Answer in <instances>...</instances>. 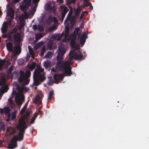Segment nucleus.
<instances>
[{"label":"nucleus","mask_w":149,"mask_h":149,"mask_svg":"<svg viewBox=\"0 0 149 149\" xmlns=\"http://www.w3.org/2000/svg\"><path fill=\"white\" fill-rule=\"evenodd\" d=\"M14 52L16 54H19L21 53V49L19 45H15Z\"/></svg>","instance_id":"obj_16"},{"label":"nucleus","mask_w":149,"mask_h":149,"mask_svg":"<svg viewBox=\"0 0 149 149\" xmlns=\"http://www.w3.org/2000/svg\"><path fill=\"white\" fill-rule=\"evenodd\" d=\"M9 33H7L5 34H3L2 35V37L3 38H6V37H8V36H9Z\"/></svg>","instance_id":"obj_49"},{"label":"nucleus","mask_w":149,"mask_h":149,"mask_svg":"<svg viewBox=\"0 0 149 149\" xmlns=\"http://www.w3.org/2000/svg\"><path fill=\"white\" fill-rule=\"evenodd\" d=\"M80 28H79L77 27L75 29V30L74 31V33H75V35H78L77 39L79 40V39L80 36L78 34L79 32L80 31Z\"/></svg>","instance_id":"obj_30"},{"label":"nucleus","mask_w":149,"mask_h":149,"mask_svg":"<svg viewBox=\"0 0 149 149\" xmlns=\"http://www.w3.org/2000/svg\"><path fill=\"white\" fill-rule=\"evenodd\" d=\"M60 8L61 9H63V10L62 13V18L61 19H64L65 16L68 11V8L65 5H62L60 6Z\"/></svg>","instance_id":"obj_11"},{"label":"nucleus","mask_w":149,"mask_h":149,"mask_svg":"<svg viewBox=\"0 0 149 149\" xmlns=\"http://www.w3.org/2000/svg\"><path fill=\"white\" fill-rule=\"evenodd\" d=\"M4 113L3 109H0V113L1 114H2Z\"/></svg>","instance_id":"obj_60"},{"label":"nucleus","mask_w":149,"mask_h":149,"mask_svg":"<svg viewBox=\"0 0 149 149\" xmlns=\"http://www.w3.org/2000/svg\"><path fill=\"white\" fill-rule=\"evenodd\" d=\"M10 109L9 107H5L3 108L4 113L5 114H7L9 113Z\"/></svg>","instance_id":"obj_34"},{"label":"nucleus","mask_w":149,"mask_h":149,"mask_svg":"<svg viewBox=\"0 0 149 149\" xmlns=\"http://www.w3.org/2000/svg\"><path fill=\"white\" fill-rule=\"evenodd\" d=\"M88 34L86 32H84L81 35L80 38V43L81 46H83L86 41V39L88 38Z\"/></svg>","instance_id":"obj_7"},{"label":"nucleus","mask_w":149,"mask_h":149,"mask_svg":"<svg viewBox=\"0 0 149 149\" xmlns=\"http://www.w3.org/2000/svg\"><path fill=\"white\" fill-rule=\"evenodd\" d=\"M10 59L11 61H12V60H13V61L15 62V61L16 60V58L14 56H13L12 57V58H11Z\"/></svg>","instance_id":"obj_59"},{"label":"nucleus","mask_w":149,"mask_h":149,"mask_svg":"<svg viewBox=\"0 0 149 149\" xmlns=\"http://www.w3.org/2000/svg\"><path fill=\"white\" fill-rule=\"evenodd\" d=\"M52 52H48L45 55V57L47 58H51L52 57Z\"/></svg>","instance_id":"obj_44"},{"label":"nucleus","mask_w":149,"mask_h":149,"mask_svg":"<svg viewBox=\"0 0 149 149\" xmlns=\"http://www.w3.org/2000/svg\"><path fill=\"white\" fill-rule=\"evenodd\" d=\"M63 55L60 54H59L58 53L57 54V60L58 61H62L63 58Z\"/></svg>","instance_id":"obj_28"},{"label":"nucleus","mask_w":149,"mask_h":149,"mask_svg":"<svg viewBox=\"0 0 149 149\" xmlns=\"http://www.w3.org/2000/svg\"><path fill=\"white\" fill-rule=\"evenodd\" d=\"M12 35L10 34V33L9 34V36H8L7 38L8 40L9 41H11L12 39Z\"/></svg>","instance_id":"obj_52"},{"label":"nucleus","mask_w":149,"mask_h":149,"mask_svg":"<svg viewBox=\"0 0 149 149\" xmlns=\"http://www.w3.org/2000/svg\"><path fill=\"white\" fill-rule=\"evenodd\" d=\"M8 100L10 103V104H13V101L11 98H9Z\"/></svg>","instance_id":"obj_53"},{"label":"nucleus","mask_w":149,"mask_h":149,"mask_svg":"<svg viewBox=\"0 0 149 149\" xmlns=\"http://www.w3.org/2000/svg\"><path fill=\"white\" fill-rule=\"evenodd\" d=\"M24 120L22 118L19 121V123L17 126V130L19 132L18 136L15 135L11 139L10 143L8 145L9 149H13L17 146V141H21L23 140L25 130L27 128Z\"/></svg>","instance_id":"obj_1"},{"label":"nucleus","mask_w":149,"mask_h":149,"mask_svg":"<svg viewBox=\"0 0 149 149\" xmlns=\"http://www.w3.org/2000/svg\"><path fill=\"white\" fill-rule=\"evenodd\" d=\"M33 28L34 31H35L38 29V26L36 25H34L33 26Z\"/></svg>","instance_id":"obj_58"},{"label":"nucleus","mask_w":149,"mask_h":149,"mask_svg":"<svg viewBox=\"0 0 149 149\" xmlns=\"http://www.w3.org/2000/svg\"><path fill=\"white\" fill-rule=\"evenodd\" d=\"M54 31V30H53V28H52V26L50 27L49 29V31L50 32H52L53 31Z\"/></svg>","instance_id":"obj_61"},{"label":"nucleus","mask_w":149,"mask_h":149,"mask_svg":"<svg viewBox=\"0 0 149 149\" xmlns=\"http://www.w3.org/2000/svg\"><path fill=\"white\" fill-rule=\"evenodd\" d=\"M38 29L40 32H42L44 30L43 26L41 25H38Z\"/></svg>","instance_id":"obj_38"},{"label":"nucleus","mask_w":149,"mask_h":149,"mask_svg":"<svg viewBox=\"0 0 149 149\" xmlns=\"http://www.w3.org/2000/svg\"><path fill=\"white\" fill-rule=\"evenodd\" d=\"M36 65V63L34 62H33L32 65H31L30 68V69L31 70H33L35 68Z\"/></svg>","instance_id":"obj_43"},{"label":"nucleus","mask_w":149,"mask_h":149,"mask_svg":"<svg viewBox=\"0 0 149 149\" xmlns=\"http://www.w3.org/2000/svg\"><path fill=\"white\" fill-rule=\"evenodd\" d=\"M63 34H64L63 32L62 33L61 35H60V34H54L52 36V38L53 39L59 40Z\"/></svg>","instance_id":"obj_15"},{"label":"nucleus","mask_w":149,"mask_h":149,"mask_svg":"<svg viewBox=\"0 0 149 149\" xmlns=\"http://www.w3.org/2000/svg\"><path fill=\"white\" fill-rule=\"evenodd\" d=\"M13 38L15 42L17 43H19L20 42V35L19 33H18L16 34H14Z\"/></svg>","instance_id":"obj_14"},{"label":"nucleus","mask_w":149,"mask_h":149,"mask_svg":"<svg viewBox=\"0 0 149 149\" xmlns=\"http://www.w3.org/2000/svg\"><path fill=\"white\" fill-rule=\"evenodd\" d=\"M43 44V42H38L37 44V45L38 46V47H39L40 46H41V45H42Z\"/></svg>","instance_id":"obj_57"},{"label":"nucleus","mask_w":149,"mask_h":149,"mask_svg":"<svg viewBox=\"0 0 149 149\" xmlns=\"http://www.w3.org/2000/svg\"><path fill=\"white\" fill-rule=\"evenodd\" d=\"M70 61H58L57 65L60 70H64V75L65 76H70L72 74L71 71L72 67L70 65Z\"/></svg>","instance_id":"obj_3"},{"label":"nucleus","mask_w":149,"mask_h":149,"mask_svg":"<svg viewBox=\"0 0 149 149\" xmlns=\"http://www.w3.org/2000/svg\"><path fill=\"white\" fill-rule=\"evenodd\" d=\"M46 50V47L45 46H43L42 49L41 51L40 52V55L42 56H43L44 55V53L45 52Z\"/></svg>","instance_id":"obj_40"},{"label":"nucleus","mask_w":149,"mask_h":149,"mask_svg":"<svg viewBox=\"0 0 149 149\" xmlns=\"http://www.w3.org/2000/svg\"><path fill=\"white\" fill-rule=\"evenodd\" d=\"M13 19H9L8 23L7 22H4L3 23L2 27L4 28L5 29H7L8 28V25L9 26H10L11 25V22L13 21Z\"/></svg>","instance_id":"obj_20"},{"label":"nucleus","mask_w":149,"mask_h":149,"mask_svg":"<svg viewBox=\"0 0 149 149\" xmlns=\"http://www.w3.org/2000/svg\"><path fill=\"white\" fill-rule=\"evenodd\" d=\"M30 58V56H29V55L27 56L26 58V61H28L29 60Z\"/></svg>","instance_id":"obj_63"},{"label":"nucleus","mask_w":149,"mask_h":149,"mask_svg":"<svg viewBox=\"0 0 149 149\" xmlns=\"http://www.w3.org/2000/svg\"><path fill=\"white\" fill-rule=\"evenodd\" d=\"M44 64L45 69H47L51 66V63L49 61H45Z\"/></svg>","instance_id":"obj_24"},{"label":"nucleus","mask_w":149,"mask_h":149,"mask_svg":"<svg viewBox=\"0 0 149 149\" xmlns=\"http://www.w3.org/2000/svg\"><path fill=\"white\" fill-rule=\"evenodd\" d=\"M30 6H29L28 0H24L22 5L20 6L21 10L24 11L26 8H28Z\"/></svg>","instance_id":"obj_9"},{"label":"nucleus","mask_w":149,"mask_h":149,"mask_svg":"<svg viewBox=\"0 0 149 149\" xmlns=\"http://www.w3.org/2000/svg\"><path fill=\"white\" fill-rule=\"evenodd\" d=\"M24 60L23 59H20L18 60V63L19 65H22L24 63Z\"/></svg>","instance_id":"obj_42"},{"label":"nucleus","mask_w":149,"mask_h":149,"mask_svg":"<svg viewBox=\"0 0 149 149\" xmlns=\"http://www.w3.org/2000/svg\"><path fill=\"white\" fill-rule=\"evenodd\" d=\"M75 19H65L64 22V23L65 24H67L69 21L70 20V23L71 24V26H73L74 24Z\"/></svg>","instance_id":"obj_25"},{"label":"nucleus","mask_w":149,"mask_h":149,"mask_svg":"<svg viewBox=\"0 0 149 149\" xmlns=\"http://www.w3.org/2000/svg\"><path fill=\"white\" fill-rule=\"evenodd\" d=\"M6 62L5 59H4L3 60H1L0 59V68L1 69L3 65H4Z\"/></svg>","instance_id":"obj_33"},{"label":"nucleus","mask_w":149,"mask_h":149,"mask_svg":"<svg viewBox=\"0 0 149 149\" xmlns=\"http://www.w3.org/2000/svg\"><path fill=\"white\" fill-rule=\"evenodd\" d=\"M36 39H40L43 37V35L41 33H38L36 34Z\"/></svg>","instance_id":"obj_41"},{"label":"nucleus","mask_w":149,"mask_h":149,"mask_svg":"<svg viewBox=\"0 0 149 149\" xmlns=\"http://www.w3.org/2000/svg\"><path fill=\"white\" fill-rule=\"evenodd\" d=\"M7 29H5L4 28L2 27L1 29V30L2 33L3 34L5 33L7 31Z\"/></svg>","instance_id":"obj_50"},{"label":"nucleus","mask_w":149,"mask_h":149,"mask_svg":"<svg viewBox=\"0 0 149 149\" xmlns=\"http://www.w3.org/2000/svg\"><path fill=\"white\" fill-rule=\"evenodd\" d=\"M75 54L73 51H70L69 53V56H72L74 57Z\"/></svg>","instance_id":"obj_48"},{"label":"nucleus","mask_w":149,"mask_h":149,"mask_svg":"<svg viewBox=\"0 0 149 149\" xmlns=\"http://www.w3.org/2000/svg\"><path fill=\"white\" fill-rule=\"evenodd\" d=\"M83 58V55L81 52L80 54H79L75 53L74 56V59L75 60L79 61L81 60Z\"/></svg>","instance_id":"obj_17"},{"label":"nucleus","mask_w":149,"mask_h":149,"mask_svg":"<svg viewBox=\"0 0 149 149\" xmlns=\"http://www.w3.org/2000/svg\"><path fill=\"white\" fill-rule=\"evenodd\" d=\"M17 29L16 28H14L10 31L9 33L11 35L16 34V33L17 31Z\"/></svg>","instance_id":"obj_37"},{"label":"nucleus","mask_w":149,"mask_h":149,"mask_svg":"<svg viewBox=\"0 0 149 149\" xmlns=\"http://www.w3.org/2000/svg\"><path fill=\"white\" fill-rule=\"evenodd\" d=\"M30 114V111H28V112H26V113H25V114H24V116H23V117H22L21 118H20V119L19 120V123L18 124H19V121L20 120V119L22 118L23 119V120H24V122L25 124L26 125V126H27L26 125V123L25 122V120H26L27 119V117L29 116Z\"/></svg>","instance_id":"obj_23"},{"label":"nucleus","mask_w":149,"mask_h":149,"mask_svg":"<svg viewBox=\"0 0 149 149\" xmlns=\"http://www.w3.org/2000/svg\"><path fill=\"white\" fill-rule=\"evenodd\" d=\"M36 11V9L33 8L31 10H30L28 13L25 12L24 14H22L19 16V19H28L31 18L33 15Z\"/></svg>","instance_id":"obj_6"},{"label":"nucleus","mask_w":149,"mask_h":149,"mask_svg":"<svg viewBox=\"0 0 149 149\" xmlns=\"http://www.w3.org/2000/svg\"><path fill=\"white\" fill-rule=\"evenodd\" d=\"M28 104V102H26L23 107L21 109V110L19 112V114H22L24 113L27 107V106Z\"/></svg>","instance_id":"obj_26"},{"label":"nucleus","mask_w":149,"mask_h":149,"mask_svg":"<svg viewBox=\"0 0 149 149\" xmlns=\"http://www.w3.org/2000/svg\"><path fill=\"white\" fill-rule=\"evenodd\" d=\"M6 47L7 50L9 52H12L13 51V44L10 42H9L6 44Z\"/></svg>","instance_id":"obj_13"},{"label":"nucleus","mask_w":149,"mask_h":149,"mask_svg":"<svg viewBox=\"0 0 149 149\" xmlns=\"http://www.w3.org/2000/svg\"><path fill=\"white\" fill-rule=\"evenodd\" d=\"M48 80L47 82V84L48 85H52L54 83L52 77L51 76L48 77Z\"/></svg>","instance_id":"obj_27"},{"label":"nucleus","mask_w":149,"mask_h":149,"mask_svg":"<svg viewBox=\"0 0 149 149\" xmlns=\"http://www.w3.org/2000/svg\"><path fill=\"white\" fill-rule=\"evenodd\" d=\"M72 48H74V50H78L79 49V48L77 45H74V46L72 47Z\"/></svg>","instance_id":"obj_54"},{"label":"nucleus","mask_w":149,"mask_h":149,"mask_svg":"<svg viewBox=\"0 0 149 149\" xmlns=\"http://www.w3.org/2000/svg\"><path fill=\"white\" fill-rule=\"evenodd\" d=\"M19 76L18 79V81L20 83H23L24 85H26L29 83V80L28 78L31 75V72L29 70H26L25 74L22 70H20L19 72Z\"/></svg>","instance_id":"obj_4"},{"label":"nucleus","mask_w":149,"mask_h":149,"mask_svg":"<svg viewBox=\"0 0 149 149\" xmlns=\"http://www.w3.org/2000/svg\"><path fill=\"white\" fill-rule=\"evenodd\" d=\"M48 19L51 20V21H52V20H53V21L55 24H56V23H58V19Z\"/></svg>","instance_id":"obj_55"},{"label":"nucleus","mask_w":149,"mask_h":149,"mask_svg":"<svg viewBox=\"0 0 149 149\" xmlns=\"http://www.w3.org/2000/svg\"><path fill=\"white\" fill-rule=\"evenodd\" d=\"M26 89V87H21L19 86H18L17 87L18 91L19 93H18L17 94L15 100L16 103L18 105H22V102L24 101V97L22 91Z\"/></svg>","instance_id":"obj_5"},{"label":"nucleus","mask_w":149,"mask_h":149,"mask_svg":"<svg viewBox=\"0 0 149 149\" xmlns=\"http://www.w3.org/2000/svg\"><path fill=\"white\" fill-rule=\"evenodd\" d=\"M53 44V42L52 41H50L47 43V48L50 50L52 49Z\"/></svg>","instance_id":"obj_29"},{"label":"nucleus","mask_w":149,"mask_h":149,"mask_svg":"<svg viewBox=\"0 0 149 149\" xmlns=\"http://www.w3.org/2000/svg\"><path fill=\"white\" fill-rule=\"evenodd\" d=\"M25 19H17V21H18V20H19L21 23L19 25V29H21L25 25V24L24 22H22Z\"/></svg>","instance_id":"obj_32"},{"label":"nucleus","mask_w":149,"mask_h":149,"mask_svg":"<svg viewBox=\"0 0 149 149\" xmlns=\"http://www.w3.org/2000/svg\"><path fill=\"white\" fill-rule=\"evenodd\" d=\"M70 32V29L69 23H68L65 25V37H68Z\"/></svg>","instance_id":"obj_19"},{"label":"nucleus","mask_w":149,"mask_h":149,"mask_svg":"<svg viewBox=\"0 0 149 149\" xmlns=\"http://www.w3.org/2000/svg\"><path fill=\"white\" fill-rule=\"evenodd\" d=\"M11 64V63L10 61L9 60H7V61H6L5 64H4L5 66L6 67H8Z\"/></svg>","instance_id":"obj_46"},{"label":"nucleus","mask_w":149,"mask_h":149,"mask_svg":"<svg viewBox=\"0 0 149 149\" xmlns=\"http://www.w3.org/2000/svg\"><path fill=\"white\" fill-rule=\"evenodd\" d=\"M6 79L5 78H3L0 79V86H3L5 84Z\"/></svg>","instance_id":"obj_35"},{"label":"nucleus","mask_w":149,"mask_h":149,"mask_svg":"<svg viewBox=\"0 0 149 149\" xmlns=\"http://www.w3.org/2000/svg\"><path fill=\"white\" fill-rule=\"evenodd\" d=\"M33 102L36 104L42 103L41 98L38 95H36Z\"/></svg>","instance_id":"obj_21"},{"label":"nucleus","mask_w":149,"mask_h":149,"mask_svg":"<svg viewBox=\"0 0 149 149\" xmlns=\"http://www.w3.org/2000/svg\"><path fill=\"white\" fill-rule=\"evenodd\" d=\"M13 65H11L10 67H9V68L7 70L8 72V73H11L13 70Z\"/></svg>","instance_id":"obj_47"},{"label":"nucleus","mask_w":149,"mask_h":149,"mask_svg":"<svg viewBox=\"0 0 149 149\" xmlns=\"http://www.w3.org/2000/svg\"><path fill=\"white\" fill-rule=\"evenodd\" d=\"M47 9L48 10L54 11L55 8L54 6H51L50 4H49L47 6Z\"/></svg>","instance_id":"obj_36"},{"label":"nucleus","mask_w":149,"mask_h":149,"mask_svg":"<svg viewBox=\"0 0 149 149\" xmlns=\"http://www.w3.org/2000/svg\"><path fill=\"white\" fill-rule=\"evenodd\" d=\"M37 68L33 73V84L36 86L40 84V81L42 82L46 79V77H45V74L42 73L44 72V69L38 65H37Z\"/></svg>","instance_id":"obj_2"},{"label":"nucleus","mask_w":149,"mask_h":149,"mask_svg":"<svg viewBox=\"0 0 149 149\" xmlns=\"http://www.w3.org/2000/svg\"><path fill=\"white\" fill-rule=\"evenodd\" d=\"M36 118H35V117H34L33 116L31 120V124H32L34 122V121L36 119Z\"/></svg>","instance_id":"obj_51"},{"label":"nucleus","mask_w":149,"mask_h":149,"mask_svg":"<svg viewBox=\"0 0 149 149\" xmlns=\"http://www.w3.org/2000/svg\"><path fill=\"white\" fill-rule=\"evenodd\" d=\"M81 11L80 8L79 7H78L77 8L76 11H75V15L76 16H78L79 14L80 13Z\"/></svg>","instance_id":"obj_39"},{"label":"nucleus","mask_w":149,"mask_h":149,"mask_svg":"<svg viewBox=\"0 0 149 149\" xmlns=\"http://www.w3.org/2000/svg\"><path fill=\"white\" fill-rule=\"evenodd\" d=\"M51 71H52L53 72H56V68H52L51 69Z\"/></svg>","instance_id":"obj_64"},{"label":"nucleus","mask_w":149,"mask_h":149,"mask_svg":"<svg viewBox=\"0 0 149 149\" xmlns=\"http://www.w3.org/2000/svg\"><path fill=\"white\" fill-rule=\"evenodd\" d=\"M53 78L55 83L58 84L59 82V80H62L63 78V74L61 73L59 74H55Z\"/></svg>","instance_id":"obj_8"},{"label":"nucleus","mask_w":149,"mask_h":149,"mask_svg":"<svg viewBox=\"0 0 149 149\" xmlns=\"http://www.w3.org/2000/svg\"><path fill=\"white\" fill-rule=\"evenodd\" d=\"M7 13L8 15L10 16L11 19H14V10L11 7H10L7 10Z\"/></svg>","instance_id":"obj_10"},{"label":"nucleus","mask_w":149,"mask_h":149,"mask_svg":"<svg viewBox=\"0 0 149 149\" xmlns=\"http://www.w3.org/2000/svg\"><path fill=\"white\" fill-rule=\"evenodd\" d=\"M59 51L58 53L64 55L66 52L65 48L64 47L60 46L58 48Z\"/></svg>","instance_id":"obj_22"},{"label":"nucleus","mask_w":149,"mask_h":149,"mask_svg":"<svg viewBox=\"0 0 149 149\" xmlns=\"http://www.w3.org/2000/svg\"><path fill=\"white\" fill-rule=\"evenodd\" d=\"M77 35L74 33H73V35H72L71 37V40L70 42V45L71 47L74 46L76 44V41L77 40Z\"/></svg>","instance_id":"obj_12"},{"label":"nucleus","mask_w":149,"mask_h":149,"mask_svg":"<svg viewBox=\"0 0 149 149\" xmlns=\"http://www.w3.org/2000/svg\"><path fill=\"white\" fill-rule=\"evenodd\" d=\"M40 0H33V3H37Z\"/></svg>","instance_id":"obj_62"},{"label":"nucleus","mask_w":149,"mask_h":149,"mask_svg":"<svg viewBox=\"0 0 149 149\" xmlns=\"http://www.w3.org/2000/svg\"><path fill=\"white\" fill-rule=\"evenodd\" d=\"M28 48L29 50V52L30 55L34 54V52L33 50L31 48V47L30 46H29Z\"/></svg>","instance_id":"obj_45"},{"label":"nucleus","mask_w":149,"mask_h":149,"mask_svg":"<svg viewBox=\"0 0 149 149\" xmlns=\"http://www.w3.org/2000/svg\"><path fill=\"white\" fill-rule=\"evenodd\" d=\"M88 6H89L91 8V10H92L93 9V7L91 4V3L88 2Z\"/></svg>","instance_id":"obj_56"},{"label":"nucleus","mask_w":149,"mask_h":149,"mask_svg":"<svg viewBox=\"0 0 149 149\" xmlns=\"http://www.w3.org/2000/svg\"><path fill=\"white\" fill-rule=\"evenodd\" d=\"M54 95V91L53 90H52L51 91H50L49 93V95L48 96V100H51L52 98L53 97V96Z\"/></svg>","instance_id":"obj_31"},{"label":"nucleus","mask_w":149,"mask_h":149,"mask_svg":"<svg viewBox=\"0 0 149 149\" xmlns=\"http://www.w3.org/2000/svg\"><path fill=\"white\" fill-rule=\"evenodd\" d=\"M8 89L9 88L8 84H6L3 85L2 86L1 88V91L3 93H6Z\"/></svg>","instance_id":"obj_18"}]
</instances>
